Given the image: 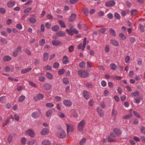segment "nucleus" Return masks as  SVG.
Returning a JSON list of instances; mask_svg holds the SVG:
<instances>
[{
  "instance_id": "f257e3e1",
  "label": "nucleus",
  "mask_w": 145,
  "mask_h": 145,
  "mask_svg": "<svg viewBox=\"0 0 145 145\" xmlns=\"http://www.w3.org/2000/svg\"><path fill=\"white\" fill-rule=\"evenodd\" d=\"M66 31L69 35L71 36H72L74 33L77 34L78 33V30L73 27H70L69 29H66Z\"/></svg>"
},
{
  "instance_id": "f03ea898",
  "label": "nucleus",
  "mask_w": 145,
  "mask_h": 145,
  "mask_svg": "<svg viewBox=\"0 0 145 145\" xmlns=\"http://www.w3.org/2000/svg\"><path fill=\"white\" fill-rule=\"evenodd\" d=\"M78 74L80 76L83 78L87 77L89 75L88 72L84 70H79L78 72Z\"/></svg>"
},
{
  "instance_id": "7ed1b4c3",
  "label": "nucleus",
  "mask_w": 145,
  "mask_h": 145,
  "mask_svg": "<svg viewBox=\"0 0 145 145\" xmlns=\"http://www.w3.org/2000/svg\"><path fill=\"white\" fill-rule=\"evenodd\" d=\"M85 124V121L84 120H82L78 124V131H82Z\"/></svg>"
},
{
  "instance_id": "20e7f679",
  "label": "nucleus",
  "mask_w": 145,
  "mask_h": 145,
  "mask_svg": "<svg viewBox=\"0 0 145 145\" xmlns=\"http://www.w3.org/2000/svg\"><path fill=\"white\" fill-rule=\"evenodd\" d=\"M57 135L60 138H63L66 137V134L65 131L61 129L59 130L57 134Z\"/></svg>"
},
{
  "instance_id": "39448f33",
  "label": "nucleus",
  "mask_w": 145,
  "mask_h": 145,
  "mask_svg": "<svg viewBox=\"0 0 145 145\" xmlns=\"http://www.w3.org/2000/svg\"><path fill=\"white\" fill-rule=\"evenodd\" d=\"M27 135H29L31 138H34L35 137V133L34 131L31 129H29L25 132Z\"/></svg>"
},
{
  "instance_id": "423d86ee",
  "label": "nucleus",
  "mask_w": 145,
  "mask_h": 145,
  "mask_svg": "<svg viewBox=\"0 0 145 145\" xmlns=\"http://www.w3.org/2000/svg\"><path fill=\"white\" fill-rule=\"evenodd\" d=\"M22 50L21 47L20 46H18L16 49L15 50L13 53V56L15 57H16L18 54V53L20 52Z\"/></svg>"
},
{
  "instance_id": "0eeeda50",
  "label": "nucleus",
  "mask_w": 145,
  "mask_h": 145,
  "mask_svg": "<svg viewBox=\"0 0 145 145\" xmlns=\"http://www.w3.org/2000/svg\"><path fill=\"white\" fill-rule=\"evenodd\" d=\"M114 132L116 135H114L113 133H111L110 135L112 137H115L116 136H119L121 134V132L120 130L118 129H115L114 130Z\"/></svg>"
},
{
  "instance_id": "6e6552de",
  "label": "nucleus",
  "mask_w": 145,
  "mask_h": 145,
  "mask_svg": "<svg viewBox=\"0 0 145 145\" xmlns=\"http://www.w3.org/2000/svg\"><path fill=\"white\" fill-rule=\"evenodd\" d=\"M67 127V134H68L69 132H73L74 128L73 126L71 124H66Z\"/></svg>"
},
{
  "instance_id": "1a4fd4ad",
  "label": "nucleus",
  "mask_w": 145,
  "mask_h": 145,
  "mask_svg": "<svg viewBox=\"0 0 145 145\" xmlns=\"http://www.w3.org/2000/svg\"><path fill=\"white\" fill-rule=\"evenodd\" d=\"M52 88V86L48 83L44 84L42 87V89L44 90H49Z\"/></svg>"
},
{
  "instance_id": "9d476101",
  "label": "nucleus",
  "mask_w": 145,
  "mask_h": 145,
  "mask_svg": "<svg viewBox=\"0 0 145 145\" xmlns=\"http://www.w3.org/2000/svg\"><path fill=\"white\" fill-rule=\"evenodd\" d=\"M115 4V2L113 0L109 1L105 3V6L107 7H112Z\"/></svg>"
},
{
  "instance_id": "9b49d317",
  "label": "nucleus",
  "mask_w": 145,
  "mask_h": 145,
  "mask_svg": "<svg viewBox=\"0 0 145 145\" xmlns=\"http://www.w3.org/2000/svg\"><path fill=\"white\" fill-rule=\"evenodd\" d=\"M43 95L41 93H39L36 96L34 97V100L36 101L41 100L44 98Z\"/></svg>"
},
{
  "instance_id": "f8f14e48",
  "label": "nucleus",
  "mask_w": 145,
  "mask_h": 145,
  "mask_svg": "<svg viewBox=\"0 0 145 145\" xmlns=\"http://www.w3.org/2000/svg\"><path fill=\"white\" fill-rule=\"evenodd\" d=\"M31 16L29 19L30 22L32 24L35 23L37 21L35 15L34 14H32L31 15Z\"/></svg>"
},
{
  "instance_id": "ddd939ff",
  "label": "nucleus",
  "mask_w": 145,
  "mask_h": 145,
  "mask_svg": "<svg viewBox=\"0 0 145 145\" xmlns=\"http://www.w3.org/2000/svg\"><path fill=\"white\" fill-rule=\"evenodd\" d=\"M63 104L67 106L70 107L72 105V102L70 101L67 99H65L63 101Z\"/></svg>"
},
{
  "instance_id": "4468645a",
  "label": "nucleus",
  "mask_w": 145,
  "mask_h": 145,
  "mask_svg": "<svg viewBox=\"0 0 145 145\" xmlns=\"http://www.w3.org/2000/svg\"><path fill=\"white\" fill-rule=\"evenodd\" d=\"M31 116L34 119L38 118L40 116V114L37 111L34 112L31 114Z\"/></svg>"
},
{
  "instance_id": "2eb2a0df",
  "label": "nucleus",
  "mask_w": 145,
  "mask_h": 145,
  "mask_svg": "<svg viewBox=\"0 0 145 145\" xmlns=\"http://www.w3.org/2000/svg\"><path fill=\"white\" fill-rule=\"evenodd\" d=\"M97 110L98 114L100 117H102L104 116V112L99 107L97 108Z\"/></svg>"
},
{
  "instance_id": "dca6fc26",
  "label": "nucleus",
  "mask_w": 145,
  "mask_h": 145,
  "mask_svg": "<svg viewBox=\"0 0 145 145\" xmlns=\"http://www.w3.org/2000/svg\"><path fill=\"white\" fill-rule=\"evenodd\" d=\"M52 44L54 46H58L61 45L62 43L58 40H55L52 41Z\"/></svg>"
},
{
  "instance_id": "f3484780",
  "label": "nucleus",
  "mask_w": 145,
  "mask_h": 145,
  "mask_svg": "<svg viewBox=\"0 0 145 145\" xmlns=\"http://www.w3.org/2000/svg\"><path fill=\"white\" fill-rule=\"evenodd\" d=\"M83 95L84 97L86 100H88L89 98V92L86 91H84L83 93Z\"/></svg>"
},
{
  "instance_id": "a211bd4d",
  "label": "nucleus",
  "mask_w": 145,
  "mask_h": 145,
  "mask_svg": "<svg viewBox=\"0 0 145 145\" xmlns=\"http://www.w3.org/2000/svg\"><path fill=\"white\" fill-rule=\"evenodd\" d=\"M118 114V112L117 110H115L114 109H113L112 110V116H113V120L114 121H115L116 119V116Z\"/></svg>"
},
{
  "instance_id": "6ab92c4d",
  "label": "nucleus",
  "mask_w": 145,
  "mask_h": 145,
  "mask_svg": "<svg viewBox=\"0 0 145 145\" xmlns=\"http://www.w3.org/2000/svg\"><path fill=\"white\" fill-rule=\"evenodd\" d=\"M7 6L9 8L12 7H14L15 5V3L13 1H10L7 3Z\"/></svg>"
},
{
  "instance_id": "aec40b11",
  "label": "nucleus",
  "mask_w": 145,
  "mask_h": 145,
  "mask_svg": "<svg viewBox=\"0 0 145 145\" xmlns=\"http://www.w3.org/2000/svg\"><path fill=\"white\" fill-rule=\"evenodd\" d=\"M56 35L58 37H63L65 36V33L64 31H60L56 33Z\"/></svg>"
},
{
  "instance_id": "412c9836",
  "label": "nucleus",
  "mask_w": 145,
  "mask_h": 145,
  "mask_svg": "<svg viewBox=\"0 0 145 145\" xmlns=\"http://www.w3.org/2000/svg\"><path fill=\"white\" fill-rule=\"evenodd\" d=\"M110 42L114 46H119V43L118 42L114 39H112L110 40Z\"/></svg>"
},
{
  "instance_id": "4be33fe9",
  "label": "nucleus",
  "mask_w": 145,
  "mask_h": 145,
  "mask_svg": "<svg viewBox=\"0 0 145 145\" xmlns=\"http://www.w3.org/2000/svg\"><path fill=\"white\" fill-rule=\"evenodd\" d=\"M69 62L67 57L66 56H64L63 59V64H66Z\"/></svg>"
},
{
  "instance_id": "5701e85b",
  "label": "nucleus",
  "mask_w": 145,
  "mask_h": 145,
  "mask_svg": "<svg viewBox=\"0 0 145 145\" xmlns=\"http://www.w3.org/2000/svg\"><path fill=\"white\" fill-rule=\"evenodd\" d=\"M76 14L74 13L72 14L69 19V22H72L74 20L76 17Z\"/></svg>"
},
{
  "instance_id": "b1692460",
  "label": "nucleus",
  "mask_w": 145,
  "mask_h": 145,
  "mask_svg": "<svg viewBox=\"0 0 145 145\" xmlns=\"http://www.w3.org/2000/svg\"><path fill=\"white\" fill-rule=\"evenodd\" d=\"M49 55L48 53L45 52L43 55V60L46 61L48 59Z\"/></svg>"
},
{
  "instance_id": "393cba45",
  "label": "nucleus",
  "mask_w": 145,
  "mask_h": 145,
  "mask_svg": "<svg viewBox=\"0 0 145 145\" xmlns=\"http://www.w3.org/2000/svg\"><path fill=\"white\" fill-rule=\"evenodd\" d=\"M140 95V92L138 91H135L131 93V96L133 97L138 96Z\"/></svg>"
},
{
  "instance_id": "a878e982",
  "label": "nucleus",
  "mask_w": 145,
  "mask_h": 145,
  "mask_svg": "<svg viewBox=\"0 0 145 145\" xmlns=\"http://www.w3.org/2000/svg\"><path fill=\"white\" fill-rule=\"evenodd\" d=\"M6 101V97L3 96L0 97V102L1 103H5Z\"/></svg>"
},
{
  "instance_id": "bb28decb",
  "label": "nucleus",
  "mask_w": 145,
  "mask_h": 145,
  "mask_svg": "<svg viewBox=\"0 0 145 145\" xmlns=\"http://www.w3.org/2000/svg\"><path fill=\"white\" fill-rule=\"evenodd\" d=\"M31 69L32 68L31 67L25 69L21 71V72L22 74L31 71Z\"/></svg>"
},
{
  "instance_id": "cd10ccee",
  "label": "nucleus",
  "mask_w": 145,
  "mask_h": 145,
  "mask_svg": "<svg viewBox=\"0 0 145 145\" xmlns=\"http://www.w3.org/2000/svg\"><path fill=\"white\" fill-rule=\"evenodd\" d=\"M11 59V57L9 56H6L4 57L3 60L5 61H10Z\"/></svg>"
},
{
  "instance_id": "c85d7f7f",
  "label": "nucleus",
  "mask_w": 145,
  "mask_h": 145,
  "mask_svg": "<svg viewBox=\"0 0 145 145\" xmlns=\"http://www.w3.org/2000/svg\"><path fill=\"white\" fill-rule=\"evenodd\" d=\"M49 132L47 128H45L43 129L41 132V134L42 135L47 134Z\"/></svg>"
},
{
  "instance_id": "c756f323",
  "label": "nucleus",
  "mask_w": 145,
  "mask_h": 145,
  "mask_svg": "<svg viewBox=\"0 0 145 145\" xmlns=\"http://www.w3.org/2000/svg\"><path fill=\"white\" fill-rule=\"evenodd\" d=\"M109 33L110 34L114 37H115L116 35V33L115 31L112 29L110 28L109 29Z\"/></svg>"
},
{
  "instance_id": "7c9ffc66",
  "label": "nucleus",
  "mask_w": 145,
  "mask_h": 145,
  "mask_svg": "<svg viewBox=\"0 0 145 145\" xmlns=\"http://www.w3.org/2000/svg\"><path fill=\"white\" fill-rule=\"evenodd\" d=\"M46 76L48 79L50 80H52L53 79V76L50 72H47L46 73Z\"/></svg>"
},
{
  "instance_id": "2f4dec72",
  "label": "nucleus",
  "mask_w": 145,
  "mask_h": 145,
  "mask_svg": "<svg viewBox=\"0 0 145 145\" xmlns=\"http://www.w3.org/2000/svg\"><path fill=\"white\" fill-rule=\"evenodd\" d=\"M25 96L21 95L19 97L18 101L20 102H22L25 100Z\"/></svg>"
},
{
  "instance_id": "473e14b6",
  "label": "nucleus",
  "mask_w": 145,
  "mask_h": 145,
  "mask_svg": "<svg viewBox=\"0 0 145 145\" xmlns=\"http://www.w3.org/2000/svg\"><path fill=\"white\" fill-rule=\"evenodd\" d=\"M50 142L47 140H44L42 142V145H50Z\"/></svg>"
},
{
  "instance_id": "72a5a7b5",
  "label": "nucleus",
  "mask_w": 145,
  "mask_h": 145,
  "mask_svg": "<svg viewBox=\"0 0 145 145\" xmlns=\"http://www.w3.org/2000/svg\"><path fill=\"white\" fill-rule=\"evenodd\" d=\"M59 27L58 25H55L52 28V30L55 32L57 31L59 29Z\"/></svg>"
},
{
  "instance_id": "f704fd0d",
  "label": "nucleus",
  "mask_w": 145,
  "mask_h": 145,
  "mask_svg": "<svg viewBox=\"0 0 145 145\" xmlns=\"http://www.w3.org/2000/svg\"><path fill=\"white\" fill-rule=\"evenodd\" d=\"M52 69V67L51 66L48 64L47 65H46L44 67V69L46 70H50Z\"/></svg>"
},
{
  "instance_id": "c9c22d12",
  "label": "nucleus",
  "mask_w": 145,
  "mask_h": 145,
  "mask_svg": "<svg viewBox=\"0 0 145 145\" xmlns=\"http://www.w3.org/2000/svg\"><path fill=\"white\" fill-rule=\"evenodd\" d=\"M59 23L61 27L65 28L66 27V25L64 22L62 21H59Z\"/></svg>"
},
{
  "instance_id": "e433bc0d",
  "label": "nucleus",
  "mask_w": 145,
  "mask_h": 145,
  "mask_svg": "<svg viewBox=\"0 0 145 145\" xmlns=\"http://www.w3.org/2000/svg\"><path fill=\"white\" fill-rule=\"evenodd\" d=\"M52 111L51 110H48L46 112V116L48 117H50L52 114Z\"/></svg>"
},
{
  "instance_id": "4c0bfd02",
  "label": "nucleus",
  "mask_w": 145,
  "mask_h": 145,
  "mask_svg": "<svg viewBox=\"0 0 145 145\" xmlns=\"http://www.w3.org/2000/svg\"><path fill=\"white\" fill-rule=\"evenodd\" d=\"M62 80L63 83L65 85L68 84L69 83V81L67 78H63Z\"/></svg>"
},
{
  "instance_id": "58836bf2",
  "label": "nucleus",
  "mask_w": 145,
  "mask_h": 145,
  "mask_svg": "<svg viewBox=\"0 0 145 145\" xmlns=\"http://www.w3.org/2000/svg\"><path fill=\"white\" fill-rule=\"evenodd\" d=\"M110 66L111 69L113 70H116L117 67L116 65L114 63H111L110 65Z\"/></svg>"
},
{
  "instance_id": "ea45409f",
  "label": "nucleus",
  "mask_w": 145,
  "mask_h": 145,
  "mask_svg": "<svg viewBox=\"0 0 145 145\" xmlns=\"http://www.w3.org/2000/svg\"><path fill=\"white\" fill-rule=\"evenodd\" d=\"M119 36L121 39L123 40H125L126 39V37L123 33H121L119 34Z\"/></svg>"
},
{
  "instance_id": "a19ab883",
  "label": "nucleus",
  "mask_w": 145,
  "mask_h": 145,
  "mask_svg": "<svg viewBox=\"0 0 145 145\" xmlns=\"http://www.w3.org/2000/svg\"><path fill=\"white\" fill-rule=\"evenodd\" d=\"M83 11L84 12V14L86 16L88 15L89 13V10L86 8H85L83 9Z\"/></svg>"
},
{
  "instance_id": "79ce46f5",
  "label": "nucleus",
  "mask_w": 145,
  "mask_h": 145,
  "mask_svg": "<svg viewBox=\"0 0 145 145\" xmlns=\"http://www.w3.org/2000/svg\"><path fill=\"white\" fill-rule=\"evenodd\" d=\"M86 141V139L85 138H83L79 143L80 145H83Z\"/></svg>"
},
{
  "instance_id": "37998d69",
  "label": "nucleus",
  "mask_w": 145,
  "mask_h": 145,
  "mask_svg": "<svg viewBox=\"0 0 145 145\" xmlns=\"http://www.w3.org/2000/svg\"><path fill=\"white\" fill-rule=\"evenodd\" d=\"M112 78L114 80H119L122 78V77L118 76H114L112 77Z\"/></svg>"
},
{
  "instance_id": "c03bdc74",
  "label": "nucleus",
  "mask_w": 145,
  "mask_h": 145,
  "mask_svg": "<svg viewBox=\"0 0 145 145\" xmlns=\"http://www.w3.org/2000/svg\"><path fill=\"white\" fill-rule=\"evenodd\" d=\"M114 16L116 19L119 20L120 19V16L117 12H115L114 13Z\"/></svg>"
},
{
  "instance_id": "a18cd8bd",
  "label": "nucleus",
  "mask_w": 145,
  "mask_h": 145,
  "mask_svg": "<svg viewBox=\"0 0 145 145\" xmlns=\"http://www.w3.org/2000/svg\"><path fill=\"white\" fill-rule=\"evenodd\" d=\"M46 106L48 107L52 108L54 107V105L53 103H47L46 104Z\"/></svg>"
},
{
  "instance_id": "49530a36",
  "label": "nucleus",
  "mask_w": 145,
  "mask_h": 145,
  "mask_svg": "<svg viewBox=\"0 0 145 145\" xmlns=\"http://www.w3.org/2000/svg\"><path fill=\"white\" fill-rule=\"evenodd\" d=\"M65 70L63 69H62L58 71V74L59 75L63 74L65 72Z\"/></svg>"
},
{
  "instance_id": "de8ad7c7",
  "label": "nucleus",
  "mask_w": 145,
  "mask_h": 145,
  "mask_svg": "<svg viewBox=\"0 0 145 145\" xmlns=\"http://www.w3.org/2000/svg\"><path fill=\"white\" fill-rule=\"evenodd\" d=\"M138 27L140 29L142 32H144V31L145 30L144 29V27L141 24H140L139 25Z\"/></svg>"
},
{
  "instance_id": "09e8293b",
  "label": "nucleus",
  "mask_w": 145,
  "mask_h": 145,
  "mask_svg": "<svg viewBox=\"0 0 145 145\" xmlns=\"http://www.w3.org/2000/svg\"><path fill=\"white\" fill-rule=\"evenodd\" d=\"M6 12L5 9L4 8H0V13L4 14Z\"/></svg>"
},
{
  "instance_id": "8fccbe9b",
  "label": "nucleus",
  "mask_w": 145,
  "mask_h": 145,
  "mask_svg": "<svg viewBox=\"0 0 145 145\" xmlns=\"http://www.w3.org/2000/svg\"><path fill=\"white\" fill-rule=\"evenodd\" d=\"M35 142L34 140H30L28 141L27 144L28 145H33Z\"/></svg>"
},
{
  "instance_id": "3c124183",
  "label": "nucleus",
  "mask_w": 145,
  "mask_h": 145,
  "mask_svg": "<svg viewBox=\"0 0 145 145\" xmlns=\"http://www.w3.org/2000/svg\"><path fill=\"white\" fill-rule=\"evenodd\" d=\"M86 63L85 62L83 61L80 63L79 66L81 68H84L85 67Z\"/></svg>"
},
{
  "instance_id": "603ef678",
  "label": "nucleus",
  "mask_w": 145,
  "mask_h": 145,
  "mask_svg": "<svg viewBox=\"0 0 145 145\" xmlns=\"http://www.w3.org/2000/svg\"><path fill=\"white\" fill-rule=\"evenodd\" d=\"M39 80L41 82H43L45 81V78L43 76H41L39 78Z\"/></svg>"
},
{
  "instance_id": "864d4df0",
  "label": "nucleus",
  "mask_w": 145,
  "mask_h": 145,
  "mask_svg": "<svg viewBox=\"0 0 145 145\" xmlns=\"http://www.w3.org/2000/svg\"><path fill=\"white\" fill-rule=\"evenodd\" d=\"M32 8L31 7H29L25 9L24 10V12L25 13H27L30 12Z\"/></svg>"
},
{
  "instance_id": "5fc2aeb1",
  "label": "nucleus",
  "mask_w": 145,
  "mask_h": 145,
  "mask_svg": "<svg viewBox=\"0 0 145 145\" xmlns=\"http://www.w3.org/2000/svg\"><path fill=\"white\" fill-rule=\"evenodd\" d=\"M10 120H9V119H7L5 122H4L2 124V126L3 127H5L8 124V123L10 122Z\"/></svg>"
},
{
  "instance_id": "6e6d98bb",
  "label": "nucleus",
  "mask_w": 145,
  "mask_h": 145,
  "mask_svg": "<svg viewBox=\"0 0 145 145\" xmlns=\"http://www.w3.org/2000/svg\"><path fill=\"white\" fill-rule=\"evenodd\" d=\"M14 116L15 120L17 121H18L19 120V116L18 114L15 113Z\"/></svg>"
},
{
  "instance_id": "4d7b16f0",
  "label": "nucleus",
  "mask_w": 145,
  "mask_h": 145,
  "mask_svg": "<svg viewBox=\"0 0 145 145\" xmlns=\"http://www.w3.org/2000/svg\"><path fill=\"white\" fill-rule=\"evenodd\" d=\"M133 114L136 117L139 118H140V116L139 114L136 111H133Z\"/></svg>"
},
{
  "instance_id": "13d9d810",
  "label": "nucleus",
  "mask_w": 145,
  "mask_h": 145,
  "mask_svg": "<svg viewBox=\"0 0 145 145\" xmlns=\"http://www.w3.org/2000/svg\"><path fill=\"white\" fill-rule=\"evenodd\" d=\"M130 57L129 56H127L125 58V61L126 63H127L130 61Z\"/></svg>"
},
{
  "instance_id": "bf43d9fd",
  "label": "nucleus",
  "mask_w": 145,
  "mask_h": 145,
  "mask_svg": "<svg viewBox=\"0 0 145 145\" xmlns=\"http://www.w3.org/2000/svg\"><path fill=\"white\" fill-rule=\"evenodd\" d=\"M140 130L142 134H145V127H142L140 128Z\"/></svg>"
},
{
  "instance_id": "052dcab7",
  "label": "nucleus",
  "mask_w": 145,
  "mask_h": 145,
  "mask_svg": "<svg viewBox=\"0 0 145 145\" xmlns=\"http://www.w3.org/2000/svg\"><path fill=\"white\" fill-rule=\"evenodd\" d=\"M59 64L58 62L55 63L53 65V67L55 69H57L59 67Z\"/></svg>"
},
{
  "instance_id": "680f3d73",
  "label": "nucleus",
  "mask_w": 145,
  "mask_h": 145,
  "mask_svg": "<svg viewBox=\"0 0 145 145\" xmlns=\"http://www.w3.org/2000/svg\"><path fill=\"white\" fill-rule=\"evenodd\" d=\"M39 42L40 45H43L45 43V40L44 39H42L41 40L39 41Z\"/></svg>"
},
{
  "instance_id": "e2e57ef3",
  "label": "nucleus",
  "mask_w": 145,
  "mask_h": 145,
  "mask_svg": "<svg viewBox=\"0 0 145 145\" xmlns=\"http://www.w3.org/2000/svg\"><path fill=\"white\" fill-rule=\"evenodd\" d=\"M94 104L93 100V99L90 100L89 102V105L90 106H92Z\"/></svg>"
},
{
  "instance_id": "0e129e2a",
  "label": "nucleus",
  "mask_w": 145,
  "mask_h": 145,
  "mask_svg": "<svg viewBox=\"0 0 145 145\" xmlns=\"http://www.w3.org/2000/svg\"><path fill=\"white\" fill-rule=\"evenodd\" d=\"M16 27L19 30H21L22 28V26L21 24H18L16 25Z\"/></svg>"
},
{
  "instance_id": "69168bd1",
  "label": "nucleus",
  "mask_w": 145,
  "mask_h": 145,
  "mask_svg": "<svg viewBox=\"0 0 145 145\" xmlns=\"http://www.w3.org/2000/svg\"><path fill=\"white\" fill-rule=\"evenodd\" d=\"M40 61V59L39 58H36L35 59L34 63L35 65L38 64Z\"/></svg>"
},
{
  "instance_id": "338daca9",
  "label": "nucleus",
  "mask_w": 145,
  "mask_h": 145,
  "mask_svg": "<svg viewBox=\"0 0 145 145\" xmlns=\"http://www.w3.org/2000/svg\"><path fill=\"white\" fill-rule=\"evenodd\" d=\"M134 72L133 71H130L129 72V76L131 78H133L134 74Z\"/></svg>"
},
{
  "instance_id": "774afa93",
  "label": "nucleus",
  "mask_w": 145,
  "mask_h": 145,
  "mask_svg": "<svg viewBox=\"0 0 145 145\" xmlns=\"http://www.w3.org/2000/svg\"><path fill=\"white\" fill-rule=\"evenodd\" d=\"M101 84L103 87H105L106 86V83L105 80H102L101 82Z\"/></svg>"
}]
</instances>
